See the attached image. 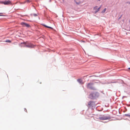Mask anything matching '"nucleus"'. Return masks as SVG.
I'll return each mask as SVG.
<instances>
[{
	"label": "nucleus",
	"instance_id": "nucleus-13",
	"mask_svg": "<svg viewBox=\"0 0 130 130\" xmlns=\"http://www.w3.org/2000/svg\"><path fill=\"white\" fill-rule=\"evenodd\" d=\"M5 42L10 43L11 42V41L9 40H7L5 41Z\"/></svg>",
	"mask_w": 130,
	"mask_h": 130
},
{
	"label": "nucleus",
	"instance_id": "nucleus-6",
	"mask_svg": "<svg viewBox=\"0 0 130 130\" xmlns=\"http://www.w3.org/2000/svg\"><path fill=\"white\" fill-rule=\"evenodd\" d=\"M95 93L94 92H92L89 95V98L91 99H93L95 97Z\"/></svg>",
	"mask_w": 130,
	"mask_h": 130
},
{
	"label": "nucleus",
	"instance_id": "nucleus-1",
	"mask_svg": "<svg viewBox=\"0 0 130 130\" xmlns=\"http://www.w3.org/2000/svg\"><path fill=\"white\" fill-rule=\"evenodd\" d=\"M23 43L25 44L24 46L25 47H28L29 48H32L34 47V45L30 43L27 42H24Z\"/></svg>",
	"mask_w": 130,
	"mask_h": 130
},
{
	"label": "nucleus",
	"instance_id": "nucleus-12",
	"mask_svg": "<svg viewBox=\"0 0 130 130\" xmlns=\"http://www.w3.org/2000/svg\"><path fill=\"white\" fill-rule=\"evenodd\" d=\"M106 10V8H105L102 11V13H103L105 12Z\"/></svg>",
	"mask_w": 130,
	"mask_h": 130
},
{
	"label": "nucleus",
	"instance_id": "nucleus-10",
	"mask_svg": "<svg viewBox=\"0 0 130 130\" xmlns=\"http://www.w3.org/2000/svg\"><path fill=\"white\" fill-rule=\"evenodd\" d=\"M43 25L45 26V27H47V28H51V29H53V28L51 27H49V26H48L45 25Z\"/></svg>",
	"mask_w": 130,
	"mask_h": 130
},
{
	"label": "nucleus",
	"instance_id": "nucleus-7",
	"mask_svg": "<svg viewBox=\"0 0 130 130\" xmlns=\"http://www.w3.org/2000/svg\"><path fill=\"white\" fill-rule=\"evenodd\" d=\"M21 24L23 26H26L27 27H30V25L28 24L23 22H21Z\"/></svg>",
	"mask_w": 130,
	"mask_h": 130
},
{
	"label": "nucleus",
	"instance_id": "nucleus-5",
	"mask_svg": "<svg viewBox=\"0 0 130 130\" xmlns=\"http://www.w3.org/2000/svg\"><path fill=\"white\" fill-rule=\"evenodd\" d=\"M0 3L3 4L5 5H8L9 4H11L12 3L9 0H8L7 1H5L4 2H1Z\"/></svg>",
	"mask_w": 130,
	"mask_h": 130
},
{
	"label": "nucleus",
	"instance_id": "nucleus-15",
	"mask_svg": "<svg viewBox=\"0 0 130 130\" xmlns=\"http://www.w3.org/2000/svg\"><path fill=\"white\" fill-rule=\"evenodd\" d=\"M3 16V15H0V16Z\"/></svg>",
	"mask_w": 130,
	"mask_h": 130
},
{
	"label": "nucleus",
	"instance_id": "nucleus-3",
	"mask_svg": "<svg viewBox=\"0 0 130 130\" xmlns=\"http://www.w3.org/2000/svg\"><path fill=\"white\" fill-rule=\"evenodd\" d=\"M93 83H88L87 85V87L88 89L91 90H94L95 89V88L93 86Z\"/></svg>",
	"mask_w": 130,
	"mask_h": 130
},
{
	"label": "nucleus",
	"instance_id": "nucleus-17",
	"mask_svg": "<svg viewBox=\"0 0 130 130\" xmlns=\"http://www.w3.org/2000/svg\"><path fill=\"white\" fill-rule=\"evenodd\" d=\"M2 13H0V14H2Z\"/></svg>",
	"mask_w": 130,
	"mask_h": 130
},
{
	"label": "nucleus",
	"instance_id": "nucleus-16",
	"mask_svg": "<svg viewBox=\"0 0 130 130\" xmlns=\"http://www.w3.org/2000/svg\"><path fill=\"white\" fill-rule=\"evenodd\" d=\"M128 69L130 70V68H129Z\"/></svg>",
	"mask_w": 130,
	"mask_h": 130
},
{
	"label": "nucleus",
	"instance_id": "nucleus-18",
	"mask_svg": "<svg viewBox=\"0 0 130 130\" xmlns=\"http://www.w3.org/2000/svg\"><path fill=\"white\" fill-rule=\"evenodd\" d=\"M100 0H99V1H100Z\"/></svg>",
	"mask_w": 130,
	"mask_h": 130
},
{
	"label": "nucleus",
	"instance_id": "nucleus-8",
	"mask_svg": "<svg viewBox=\"0 0 130 130\" xmlns=\"http://www.w3.org/2000/svg\"><path fill=\"white\" fill-rule=\"evenodd\" d=\"M98 6H96L94 8V10H95V13H96L99 11L100 10V9L101 8V6H100V7L98 8H98Z\"/></svg>",
	"mask_w": 130,
	"mask_h": 130
},
{
	"label": "nucleus",
	"instance_id": "nucleus-4",
	"mask_svg": "<svg viewBox=\"0 0 130 130\" xmlns=\"http://www.w3.org/2000/svg\"><path fill=\"white\" fill-rule=\"evenodd\" d=\"M88 105L89 107H93L95 106L94 102L92 101H89L88 103Z\"/></svg>",
	"mask_w": 130,
	"mask_h": 130
},
{
	"label": "nucleus",
	"instance_id": "nucleus-11",
	"mask_svg": "<svg viewBox=\"0 0 130 130\" xmlns=\"http://www.w3.org/2000/svg\"><path fill=\"white\" fill-rule=\"evenodd\" d=\"M124 116H126L127 117L130 118V114H126L124 115Z\"/></svg>",
	"mask_w": 130,
	"mask_h": 130
},
{
	"label": "nucleus",
	"instance_id": "nucleus-2",
	"mask_svg": "<svg viewBox=\"0 0 130 130\" xmlns=\"http://www.w3.org/2000/svg\"><path fill=\"white\" fill-rule=\"evenodd\" d=\"M99 119L100 120H110L111 119V117L109 116H101L99 117Z\"/></svg>",
	"mask_w": 130,
	"mask_h": 130
},
{
	"label": "nucleus",
	"instance_id": "nucleus-14",
	"mask_svg": "<svg viewBox=\"0 0 130 130\" xmlns=\"http://www.w3.org/2000/svg\"><path fill=\"white\" fill-rule=\"evenodd\" d=\"M31 15L32 16L33 15V16H34L35 17H36V16H37V15L36 14H32Z\"/></svg>",
	"mask_w": 130,
	"mask_h": 130
},
{
	"label": "nucleus",
	"instance_id": "nucleus-9",
	"mask_svg": "<svg viewBox=\"0 0 130 130\" xmlns=\"http://www.w3.org/2000/svg\"><path fill=\"white\" fill-rule=\"evenodd\" d=\"M77 81L80 83L82 84H83V80L81 79H78L77 80Z\"/></svg>",
	"mask_w": 130,
	"mask_h": 130
}]
</instances>
